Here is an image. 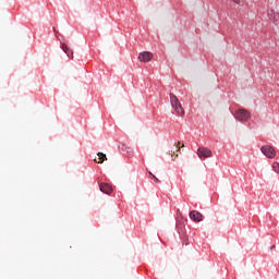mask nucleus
I'll list each match as a JSON object with an SVG mask.
<instances>
[{
	"label": "nucleus",
	"mask_w": 279,
	"mask_h": 279,
	"mask_svg": "<svg viewBox=\"0 0 279 279\" xmlns=\"http://www.w3.org/2000/svg\"><path fill=\"white\" fill-rule=\"evenodd\" d=\"M170 104L179 117H184V108L182 107L180 99H178V96L170 94Z\"/></svg>",
	"instance_id": "nucleus-1"
},
{
	"label": "nucleus",
	"mask_w": 279,
	"mask_h": 279,
	"mask_svg": "<svg viewBox=\"0 0 279 279\" xmlns=\"http://www.w3.org/2000/svg\"><path fill=\"white\" fill-rule=\"evenodd\" d=\"M99 189L101 193H105L106 195H110V193H112V185L108 183H100Z\"/></svg>",
	"instance_id": "nucleus-7"
},
{
	"label": "nucleus",
	"mask_w": 279,
	"mask_h": 279,
	"mask_svg": "<svg viewBox=\"0 0 279 279\" xmlns=\"http://www.w3.org/2000/svg\"><path fill=\"white\" fill-rule=\"evenodd\" d=\"M154 54L149 51H143L138 54L140 62H151Z\"/></svg>",
	"instance_id": "nucleus-5"
},
{
	"label": "nucleus",
	"mask_w": 279,
	"mask_h": 279,
	"mask_svg": "<svg viewBox=\"0 0 279 279\" xmlns=\"http://www.w3.org/2000/svg\"><path fill=\"white\" fill-rule=\"evenodd\" d=\"M250 117L251 116H250L248 111L245 109H239L234 113V118L236 119V121H250Z\"/></svg>",
	"instance_id": "nucleus-2"
},
{
	"label": "nucleus",
	"mask_w": 279,
	"mask_h": 279,
	"mask_svg": "<svg viewBox=\"0 0 279 279\" xmlns=\"http://www.w3.org/2000/svg\"><path fill=\"white\" fill-rule=\"evenodd\" d=\"M260 151L266 156V158H276V149L272 146H263Z\"/></svg>",
	"instance_id": "nucleus-3"
},
{
	"label": "nucleus",
	"mask_w": 279,
	"mask_h": 279,
	"mask_svg": "<svg viewBox=\"0 0 279 279\" xmlns=\"http://www.w3.org/2000/svg\"><path fill=\"white\" fill-rule=\"evenodd\" d=\"M272 169H274V172L275 173H278L279 174V162L278 161H275L272 163Z\"/></svg>",
	"instance_id": "nucleus-10"
},
{
	"label": "nucleus",
	"mask_w": 279,
	"mask_h": 279,
	"mask_svg": "<svg viewBox=\"0 0 279 279\" xmlns=\"http://www.w3.org/2000/svg\"><path fill=\"white\" fill-rule=\"evenodd\" d=\"M129 156L132 158V156H134V153H131Z\"/></svg>",
	"instance_id": "nucleus-13"
},
{
	"label": "nucleus",
	"mask_w": 279,
	"mask_h": 279,
	"mask_svg": "<svg viewBox=\"0 0 279 279\" xmlns=\"http://www.w3.org/2000/svg\"><path fill=\"white\" fill-rule=\"evenodd\" d=\"M198 158H210L213 156V150L206 147H199L197 149Z\"/></svg>",
	"instance_id": "nucleus-4"
},
{
	"label": "nucleus",
	"mask_w": 279,
	"mask_h": 279,
	"mask_svg": "<svg viewBox=\"0 0 279 279\" xmlns=\"http://www.w3.org/2000/svg\"><path fill=\"white\" fill-rule=\"evenodd\" d=\"M62 49L64 51V53H66V56H72L73 57V50H71L69 48V46H66L65 44L62 45Z\"/></svg>",
	"instance_id": "nucleus-9"
},
{
	"label": "nucleus",
	"mask_w": 279,
	"mask_h": 279,
	"mask_svg": "<svg viewBox=\"0 0 279 279\" xmlns=\"http://www.w3.org/2000/svg\"><path fill=\"white\" fill-rule=\"evenodd\" d=\"M190 219H192V221H195L196 223H199V221L204 220V215H202V213L197 210H192L190 211Z\"/></svg>",
	"instance_id": "nucleus-6"
},
{
	"label": "nucleus",
	"mask_w": 279,
	"mask_h": 279,
	"mask_svg": "<svg viewBox=\"0 0 279 279\" xmlns=\"http://www.w3.org/2000/svg\"><path fill=\"white\" fill-rule=\"evenodd\" d=\"M233 3H241V0H232Z\"/></svg>",
	"instance_id": "nucleus-12"
},
{
	"label": "nucleus",
	"mask_w": 279,
	"mask_h": 279,
	"mask_svg": "<svg viewBox=\"0 0 279 279\" xmlns=\"http://www.w3.org/2000/svg\"><path fill=\"white\" fill-rule=\"evenodd\" d=\"M108 158L106 157V154L104 153H98V161L97 159H94V162H97L98 165L104 163Z\"/></svg>",
	"instance_id": "nucleus-8"
},
{
	"label": "nucleus",
	"mask_w": 279,
	"mask_h": 279,
	"mask_svg": "<svg viewBox=\"0 0 279 279\" xmlns=\"http://www.w3.org/2000/svg\"><path fill=\"white\" fill-rule=\"evenodd\" d=\"M178 151H180V146H177Z\"/></svg>",
	"instance_id": "nucleus-14"
},
{
	"label": "nucleus",
	"mask_w": 279,
	"mask_h": 279,
	"mask_svg": "<svg viewBox=\"0 0 279 279\" xmlns=\"http://www.w3.org/2000/svg\"><path fill=\"white\" fill-rule=\"evenodd\" d=\"M149 175H151L153 180H155L156 184H159L160 180L154 175V173L149 172Z\"/></svg>",
	"instance_id": "nucleus-11"
}]
</instances>
